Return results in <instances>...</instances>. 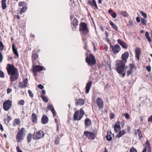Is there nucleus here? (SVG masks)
Returning a JSON list of instances; mask_svg holds the SVG:
<instances>
[{
    "instance_id": "11",
    "label": "nucleus",
    "mask_w": 152,
    "mask_h": 152,
    "mask_svg": "<svg viewBox=\"0 0 152 152\" xmlns=\"http://www.w3.org/2000/svg\"><path fill=\"white\" fill-rule=\"evenodd\" d=\"M33 69L34 72H40L43 70H45V68L43 66L33 65Z\"/></svg>"
},
{
    "instance_id": "23",
    "label": "nucleus",
    "mask_w": 152,
    "mask_h": 152,
    "mask_svg": "<svg viewBox=\"0 0 152 152\" xmlns=\"http://www.w3.org/2000/svg\"><path fill=\"white\" fill-rule=\"evenodd\" d=\"M85 123L86 127H88L91 125V121L89 118H86L85 120Z\"/></svg>"
},
{
    "instance_id": "8",
    "label": "nucleus",
    "mask_w": 152,
    "mask_h": 152,
    "mask_svg": "<svg viewBox=\"0 0 152 152\" xmlns=\"http://www.w3.org/2000/svg\"><path fill=\"white\" fill-rule=\"evenodd\" d=\"M25 130V128H22L18 131L16 135V140L18 142L21 141L23 140V137H24L23 132Z\"/></svg>"
},
{
    "instance_id": "51",
    "label": "nucleus",
    "mask_w": 152,
    "mask_h": 152,
    "mask_svg": "<svg viewBox=\"0 0 152 152\" xmlns=\"http://www.w3.org/2000/svg\"><path fill=\"white\" fill-rule=\"evenodd\" d=\"M111 16L113 18H115L116 17L117 15L115 12H114L111 14Z\"/></svg>"
},
{
    "instance_id": "38",
    "label": "nucleus",
    "mask_w": 152,
    "mask_h": 152,
    "mask_svg": "<svg viewBox=\"0 0 152 152\" xmlns=\"http://www.w3.org/2000/svg\"><path fill=\"white\" fill-rule=\"evenodd\" d=\"M92 4L93 6L94 7L95 9H98V7L95 0H92Z\"/></svg>"
},
{
    "instance_id": "60",
    "label": "nucleus",
    "mask_w": 152,
    "mask_h": 152,
    "mask_svg": "<svg viewBox=\"0 0 152 152\" xmlns=\"http://www.w3.org/2000/svg\"><path fill=\"white\" fill-rule=\"evenodd\" d=\"M88 4L90 5L92 7H93V5L92 4V1L91 2L90 1H89L88 2Z\"/></svg>"
},
{
    "instance_id": "32",
    "label": "nucleus",
    "mask_w": 152,
    "mask_h": 152,
    "mask_svg": "<svg viewBox=\"0 0 152 152\" xmlns=\"http://www.w3.org/2000/svg\"><path fill=\"white\" fill-rule=\"evenodd\" d=\"M107 140L109 141H110L112 140V138L111 137V133H110V134L109 133H107V135L106 137Z\"/></svg>"
},
{
    "instance_id": "54",
    "label": "nucleus",
    "mask_w": 152,
    "mask_h": 152,
    "mask_svg": "<svg viewBox=\"0 0 152 152\" xmlns=\"http://www.w3.org/2000/svg\"><path fill=\"white\" fill-rule=\"evenodd\" d=\"M110 119H113L115 115L113 113H111L110 115Z\"/></svg>"
},
{
    "instance_id": "14",
    "label": "nucleus",
    "mask_w": 152,
    "mask_h": 152,
    "mask_svg": "<svg viewBox=\"0 0 152 152\" xmlns=\"http://www.w3.org/2000/svg\"><path fill=\"white\" fill-rule=\"evenodd\" d=\"M130 68L129 70L127 71V76H129L133 72V69L134 68L136 69V66L133 64H129Z\"/></svg>"
},
{
    "instance_id": "45",
    "label": "nucleus",
    "mask_w": 152,
    "mask_h": 152,
    "mask_svg": "<svg viewBox=\"0 0 152 152\" xmlns=\"http://www.w3.org/2000/svg\"><path fill=\"white\" fill-rule=\"evenodd\" d=\"M140 13L141 14L142 16H143V17L144 18H147V16L146 15V14L144 12H143V11H141L140 12Z\"/></svg>"
},
{
    "instance_id": "55",
    "label": "nucleus",
    "mask_w": 152,
    "mask_h": 152,
    "mask_svg": "<svg viewBox=\"0 0 152 152\" xmlns=\"http://www.w3.org/2000/svg\"><path fill=\"white\" fill-rule=\"evenodd\" d=\"M146 69L149 72H150L151 71V67L150 66H146Z\"/></svg>"
},
{
    "instance_id": "37",
    "label": "nucleus",
    "mask_w": 152,
    "mask_h": 152,
    "mask_svg": "<svg viewBox=\"0 0 152 152\" xmlns=\"http://www.w3.org/2000/svg\"><path fill=\"white\" fill-rule=\"evenodd\" d=\"M4 46L2 42L0 41V51H2L4 49Z\"/></svg>"
},
{
    "instance_id": "18",
    "label": "nucleus",
    "mask_w": 152,
    "mask_h": 152,
    "mask_svg": "<svg viewBox=\"0 0 152 152\" xmlns=\"http://www.w3.org/2000/svg\"><path fill=\"white\" fill-rule=\"evenodd\" d=\"M114 131L116 133H117L121 129V127L119 122H117L115 124L114 126Z\"/></svg>"
},
{
    "instance_id": "3",
    "label": "nucleus",
    "mask_w": 152,
    "mask_h": 152,
    "mask_svg": "<svg viewBox=\"0 0 152 152\" xmlns=\"http://www.w3.org/2000/svg\"><path fill=\"white\" fill-rule=\"evenodd\" d=\"M79 30L82 36H84L88 34L89 31L86 23L81 22L79 24Z\"/></svg>"
},
{
    "instance_id": "19",
    "label": "nucleus",
    "mask_w": 152,
    "mask_h": 152,
    "mask_svg": "<svg viewBox=\"0 0 152 152\" xmlns=\"http://www.w3.org/2000/svg\"><path fill=\"white\" fill-rule=\"evenodd\" d=\"M12 48L14 53L17 56V57H15V58H16L19 57V54L17 51V49L16 48V46L14 44H13L12 45Z\"/></svg>"
},
{
    "instance_id": "26",
    "label": "nucleus",
    "mask_w": 152,
    "mask_h": 152,
    "mask_svg": "<svg viewBox=\"0 0 152 152\" xmlns=\"http://www.w3.org/2000/svg\"><path fill=\"white\" fill-rule=\"evenodd\" d=\"M31 119L33 122H37V116L36 114L34 113L32 114Z\"/></svg>"
},
{
    "instance_id": "17",
    "label": "nucleus",
    "mask_w": 152,
    "mask_h": 152,
    "mask_svg": "<svg viewBox=\"0 0 152 152\" xmlns=\"http://www.w3.org/2000/svg\"><path fill=\"white\" fill-rule=\"evenodd\" d=\"M78 21L76 18H75L72 23H71L73 30H74L78 26Z\"/></svg>"
},
{
    "instance_id": "63",
    "label": "nucleus",
    "mask_w": 152,
    "mask_h": 152,
    "mask_svg": "<svg viewBox=\"0 0 152 152\" xmlns=\"http://www.w3.org/2000/svg\"><path fill=\"white\" fill-rule=\"evenodd\" d=\"M136 21H137L138 22V23H139L140 21V18L139 17H137L136 18Z\"/></svg>"
},
{
    "instance_id": "29",
    "label": "nucleus",
    "mask_w": 152,
    "mask_h": 152,
    "mask_svg": "<svg viewBox=\"0 0 152 152\" xmlns=\"http://www.w3.org/2000/svg\"><path fill=\"white\" fill-rule=\"evenodd\" d=\"M7 0H2L1 5L2 8L3 10L7 8V5L6 4V1Z\"/></svg>"
},
{
    "instance_id": "24",
    "label": "nucleus",
    "mask_w": 152,
    "mask_h": 152,
    "mask_svg": "<svg viewBox=\"0 0 152 152\" xmlns=\"http://www.w3.org/2000/svg\"><path fill=\"white\" fill-rule=\"evenodd\" d=\"M85 102V101L83 99H80L76 102L75 104L77 105H83L84 104Z\"/></svg>"
},
{
    "instance_id": "49",
    "label": "nucleus",
    "mask_w": 152,
    "mask_h": 152,
    "mask_svg": "<svg viewBox=\"0 0 152 152\" xmlns=\"http://www.w3.org/2000/svg\"><path fill=\"white\" fill-rule=\"evenodd\" d=\"M130 152H137V151L136 149L132 147L130 149Z\"/></svg>"
},
{
    "instance_id": "7",
    "label": "nucleus",
    "mask_w": 152,
    "mask_h": 152,
    "mask_svg": "<svg viewBox=\"0 0 152 152\" xmlns=\"http://www.w3.org/2000/svg\"><path fill=\"white\" fill-rule=\"evenodd\" d=\"M84 134L89 140H93L96 137L97 133L96 132L94 133L91 132L85 131Z\"/></svg>"
},
{
    "instance_id": "41",
    "label": "nucleus",
    "mask_w": 152,
    "mask_h": 152,
    "mask_svg": "<svg viewBox=\"0 0 152 152\" xmlns=\"http://www.w3.org/2000/svg\"><path fill=\"white\" fill-rule=\"evenodd\" d=\"M121 15L125 17H127L128 16V13L126 11H122L121 12Z\"/></svg>"
},
{
    "instance_id": "47",
    "label": "nucleus",
    "mask_w": 152,
    "mask_h": 152,
    "mask_svg": "<svg viewBox=\"0 0 152 152\" xmlns=\"http://www.w3.org/2000/svg\"><path fill=\"white\" fill-rule=\"evenodd\" d=\"M4 76V74L3 72L0 69V77L3 78Z\"/></svg>"
},
{
    "instance_id": "33",
    "label": "nucleus",
    "mask_w": 152,
    "mask_h": 152,
    "mask_svg": "<svg viewBox=\"0 0 152 152\" xmlns=\"http://www.w3.org/2000/svg\"><path fill=\"white\" fill-rule=\"evenodd\" d=\"M145 36L146 37L147 39L149 42H151V38L149 37V33L148 32H146L145 33Z\"/></svg>"
},
{
    "instance_id": "64",
    "label": "nucleus",
    "mask_w": 152,
    "mask_h": 152,
    "mask_svg": "<svg viewBox=\"0 0 152 152\" xmlns=\"http://www.w3.org/2000/svg\"><path fill=\"white\" fill-rule=\"evenodd\" d=\"M148 147L147 146L145 148H144V149H143L142 151V152H146L147 151V148H148Z\"/></svg>"
},
{
    "instance_id": "1",
    "label": "nucleus",
    "mask_w": 152,
    "mask_h": 152,
    "mask_svg": "<svg viewBox=\"0 0 152 152\" xmlns=\"http://www.w3.org/2000/svg\"><path fill=\"white\" fill-rule=\"evenodd\" d=\"M129 56L128 52H125L121 55V60L117 61L115 67L116 71L119 74H121L123 72L124 69L125 64L126 63L127 59L128 58Z\"/></svg>"
},
{
    "instance_id": "12",
    "label": "nucleus",
    "mask_w": 152,
    "mask_h": 152,
    "mask_svg": "<svg viewBox=\"0 0 152 152\" xmlns=\"http://www.w3.org/2000/svg\"><path fill=\"white\" fill-rule=\"evenodd\" d=\"M96 103L99 108H103L104 106L103 102L101 98L100 97L97 98L96 101Z\"/></svg>"
},
{
    "instance_id": "61",
    "label": "nucleus",
    "mask_w": 152,
    "mask_h": 152,
    "mask_svg": "<svg viewBox=\"0 0 152 152\" xmlns=\"http://www.w3.org/2000/svg\"><path fill=\"white\" fill-rule=\"evenodd\" d=\"M16 150L18 152H23L20 149L18 146L17 147Z\"/></svg>"
},
{
    "instance_id": "6",
    "label": "nucleus",
    "mask_w": 152,
    "mask_h": 152,
    "mask_svg": "<svg viewBox=\"0 0 152 152\" xmlns=\"http://www.w3.org/2000/svg\"><path fill=\"white\" fill-rule=\"evenodd\" d=\"M45 133L41 130L34 132L32 135V138L34 140H37L44 137Z\"/></svg>"
},
{
    "instance_id": "50",
    "label": "nucleus",
    "mask_w": 152,
    "mask_h": 152,
    "mask_svg": "<svg viewBox=\"0 0 152 152\" xmlns=\"http://www.w3.org/2000/svg\"><path fill=\"white\" fill-rule=\"evenodd\" d=\"M145 144H147L148 146V147L149 148L150 151H149V152H150L151 149V147L150 146V144L149 143V141L148 140H147L146 142V143Z\"/></svg>"
},
{
    "instance_id": "46",
    "label": "nucleus",
    "mask_w": 152,
    "mask_h": 152,
    "mask_svg": "<svg viewBox=\"0 0 152 152\" xmlns=\"http://www.w3.org/2000/svg\"><path fill=\"white\" fill-rule=\"evenodd\" d=\"M28 93L31 97H33L34 96V94L30 90L28 91Z\"/></svg>"
},
{
    "instance_id": "20",
    "label": "nucleus",
    "mask_w": 152,
    "mask_h": 152,
    "mask_svg": "<svg viewBox=\"0 0 152 152\" xmlns=\"http://www.w3.org/2000/svg\"><path fill=\"white\" fill-rule=\"evenodd\" d=\"M48 118L46 115H43L41 119V122L43 124H46L48 122Z\"/></svg>"
},
{
    "instance_id": "48",
    "label": "nucleus",
    "mask_w": 152,
    "mask_h": 152,
    "mask_svg": "<svg viewBox=\"0 0 152 152\" xmlns=\"http://www.w3.org/2000/svg\"><path fill=\"white\" fill-rule=\"evenodd\" d=\"M23 81L24 82V83L27 86V84L28 82V79L27 78H26L25 79H23Z\"/></svg>"
},
{
    "instance_id": "4",
    "label": "nucleus",
    "mask_w": 152,
    "mask_h": 152,
    "mask_svg": "<svg viewBox=\"0 0 152 152\" xmlns=\"http://www.w3.org/2000/svg\"><path fill=\"white\" fill-rule=\"evenodd\" d=\"M84 111L82 108H81L79 111H76L74 114L73 119L75 121L80 120L84 115Z\"/></svg>"
},
{
    "instance_id": "43",
    "label": "nucleus",
    "mask_w": 152,
    "mask_h": 152,
    "mask_svg": "<svg viewBox=\"0 0 152 152\" xmlns=\"http://www.w3.org/2000/svg\"><path fill=\"white\" fill-rule=\"evenodd\" d=\"M25 103L24 101L23 100H21L18 102V104L19 105L23 106Z\"/></svg>"
},
{
    "instance_id": "39",
    "label": "nucleus",
    "mask_w": 152,
    "mask_h": 152,
    "mask_svg": "<svg viewBox=\"0 0 152 152\" xmlns=\"http://www.w3.org/2000/svg\"><path fill=\"white\" fill-rule=\"evenodd\" d=\"M32 138V135L31 134H28L27 139L28 143H29L31 140Z\"/></svg>"
},
{
    "instance_id": "5",
    "label": "nucleus",
    "mask_w": 152,
    "mask_h": 152,
    "mask_svg": "<svg viewBox=\"0 0 152 152\" xmlns=\"http://www.w3.org/2000/svg\"><path fill=\"white\" fill-rule=\"evenodd\" d=\"M86 61L88 65L90 66L94 65L96 63L95 58L91 54H90L89 55L88 57L87 56L86 58Z\"/></svg>"
},
{
    "instance_id": "31",
    "label": "nucleus",
    "mask_w": 152,
    "mask_h": 152,
    "mask_svg": "<svg viewBox=\"0 0 152 152\" xmlns=\"http://www.w3.org/2000/svg\"><path fill=\"white\" fill-rule=\"evenodd\" d=\"M110 25L113 27V28L115 30H117L118 29L117 26L112 21H109Z\"/></svg>"
},
{
    "instance_id": "9",
    "label": "nucleus",
    "mask_w": 152,
    "mask_h": 152,
    "mask_svg": "<svg viewBox=\"0 0 152 152\" xmlns=\"http://www.w3.org/2000/svg\"><path fill=\"white\" fill-rule=\"evenodd\" d=\"M110 48L112 49V51L115 54L118 53L121 49L120 46L117 44L115 45L114 46L110 45Z\"/></svg>"
},
{
    "instance_id": "35",
    "label": "nucleus",
    "mask_w": 152,
    "mask_h": 152,
    "mask_svg": "<svg viewBox=\"0 0 152 152\" xmlns=\"http://www.w3.org/2000/svg\"><path fill=\"white\" fill-rule=\"evenodd\" d=\"M41 97L42 98V99L43 100L46 102H47L48 101V99L45 96L43 95H41Z\"/></svg>"
},
{
    "instance_id": "62",
    "label": "nucleus",
    "mask_w": 152,
    "mask_h": 152,
    "mask_svg": "<svg viewBox=\"0 0 152 152\" xmlns=\"http://www.w3.org/2000/svg\"><path fill=\"white\" fill-rule=\"evenodd\" d=\"M12 91V90L11 88H8L7 90V93L8 94L10 93Z\"/></svg>"
},
{
    "instance_id": "59",
    "label": "nucleus",
    "mask_w": 152,
    "mask_h": 152,
    "mask_svg": "<svg viewBox=\"0 0 152 152\" xmlns=\"http://www.w3.org/2000/svg\"><path fill=\"white\" fill-rule=\"evenodd\" d=\"M88 4L90 5L92 7H93V5L92 4V1L91 2L90 1H89L88 2Z\"/></svg>"
},
{
    "instance_id": "10",
    "label": "nucleus",
    "mask_w": 152,
    "mask_h": 152,
    "mask_svg": "<svg viewBox=\"0 0 152 152\" xmlns=\"http://www.w3.org/2000/svg\"><path fill=\"white\" fill-rule=\"evenodd\" d=\"M12 101L10 100H7L3 104V108L5 111L8 110L12 106Z\"/></svg>"
},
{
    "instance_id": "16",
    "label": "nucleus",
    "mask_w": 152,
    "mask_h": 152,
    "mask_svg": "<svg viewBox=\"0 0 152 152\" xmlns=\"http://www.w3.org/2000/svg\"><path fill=\"white\" fill-rule=\"evenodd\" d=\"M117 42L124 49H127L128 48L127 44L123 40L120 39L117 40Z\"/></svg>"
},
{
    "instance_id": "34",
    "label": "nucleus",
    "mask_w": 152,
    "mask_h": 152,
    "mask_svg": "<svg viewBox=\"0 0 152 152\" xmlns=\"http://www.w3.org/2000/svg\"><path fill=\"white\" fill-rule=\"evenodd\" d=\"M56 140L55 141V144L56 145H57L59 144V141L60 140V137L57 136L55 137Z\"/></svg>"
},
{
    "instance_id": "27",
    "label": "nucleus",
    "mask_w": 152,
    "mask_h": 152,
    "mask_svg": "<svg viewBox=\"0 0 152 152\" xmlns=\"http://www.w3.org/2000/svg\"><path fill=\"white\" fill-rule=\"evenodd\" d=\"M20 123V120L19 119H15L14 120L12 124L13 126H15L19 125Z\"/></svg>"
},
{
    "instance_id": "40",
    "label": "nucleus",
    "mask_w": 152,
    "mask_h": 152,
    "mask_svg": "<svg viewBox=\"0 0 152 152\" xmlns=\"http://www.w3.org/2000/svg\"><path fill=\"white\" fill-rule=\"evenodd\" d=\"M141 20V23L144 25H145L147 23L146 20L144 18H142Z\"/></svg>"
},
{
    "instance_id": "13",
    "label": "nucleus",
    "mask_w": 152,
    "mask_h": 152,
    "mask_svg": "<svg viewBox=\"0 0 152 152\" xmlns=\"http://www.w3.org/2000/svg\"><path fill=\"white\" fill-rule=\"evenodd\" d=\"M38 56L37 53H35L34 51H33L32 53V60L33 62V65H35V62L38 59Z\"/></svg>"
},
{
    "instance_id": "52",
    "label": "nucleus",
    "mask_w": 152,
    "mask_h": 152,
    "mask_svg": "<svg viewBox=\"0 0 152 152\" xmlns=\"http://www.w3.org/2000/svg\"><path fill=\"white\" fill-rule=\"evenodd\" d=\"M123 115L124 116L126 119L129 118V116L128 113L124 114Z\"/></svg>"
},
{
    "instance_id": "2",
    "label": "nucleus",
    "mask_w": 152,
    "mask_h": 152,
    "mask_svg": "<svg viewBox=\"0 0 152 152\" xmlns=\"http://www.w3.org/2000/svg\"><path fill=\"white\" fill-rule=\"evenodd\" d=\"M6 69L8 74L10 75V79L11 82L17 80L19 75L18 70L14 65L8 64L6 67Z\"/></svg>"
},
{
    "instance_id": "53",
    "label": "nucleus",
    "mask_w": 152,
    "mask_h": 152,
    "mask_svg": "<svg viewBox=\"0 0 152 152\" xmlns=\"http://www.w3.org/2000/svg\"><path fill=\"white\" fill-rule=\"evenodd\" d=\"M52 113H53V117H55L56 115V111L54 109H53V110H50Z\"/></svg>"
},
{
    "instance_id": "57",
    "label": "nucleus",
    "mask_w": 152,
    "mask_h": 152,
    "mask_svg": "<svg viewBox=\"0 0 152 152\" xmlns=\"http://www.w3.org/2000/svg\"><path fill=\"white\" fill-rule=\"evenodd\" d=\"M148 122H152V115L148 118Z\"/></svg>"
},
{
    "instance_id": "28",
    "label": "nucleus",
    "mask_w": 152,
    "mask_h": 152,
    "mask_svg": "<svg viewBox=\"0 0 152 152\" xmlns=\"http://www.w3.org/2000/svg\"><path fill=\"white\" fill-rule=\"evenodd\" d=\"M135 134H138L140 139H141L142 138L143 136L142 134L141 130L140 129H138L136 130Z\"/></svg>"
},
{
    "instance_id": "36",
    "label": "nucleus",
    "mask_w": 152,
    "mask_h": 152,
    "mask_svg": "<svg viewBox=\"0 0 152 152\" xmlns=\"http://www.w3.org/2000/svg\"><path fill=\"white\" fill-rule=\"evenodd\" d=\"M27 3L24 1L20 2L18 4L19 6L20 7H23L24 6H26Z\"/></svg>"
},
{
    "instance_id": "42",
    "label": "nucleus",
    "mask_w": 152,
    "mask_h": 152,
    "mask_svg": "<svg viewBox=\"0 0 152 152\" xmlns=\"http://www.w3.org/2000/svg\"><path fill=\"white\" fill-rule=\"evenodd\" d=\"M47 108L50 110L54 109L53 106L52 104H48V105Z\"/></svg>"
},
{
    "instance_id": "25",
    "label": "nucleus",
    "mask_w": 152,
    "mask_h": 152,
    "mask_svg": "<svg viewBox=\"0 0 152 152\" xmlns=\"http://www.w3.org/2000/svg\"><path fill=\"white\" fill-rule=\"evenodd\" d=\"M125 133V131L124 130H123L122 131H119L118 133L116 135L115 137L118 138H120L122 135L124 134Z\"/></svg>"
},
{
    "instance_id": "30",
    "label": "nucleus",
    "mask_w": 152,
    "mask_h": 152,
    "mask_svg": "<svg viewBox=\"0 0 152 152\" xmlns=\"http://www.w3.org/2000/svg\"><path fill=\"white\" fill-rule=\"evenodd\" d=\"M27 86L22 81H20L18 84V87L20 88H23L27 87Z\"/></svg>"
},
{
    "instance_id": "15",
    "label": "nucleus",
    "mask_w": 152,
    "mask_h": 152,
    "mask_svg": "<svg viewBox=\"0 0 152 152\" xmlns=\"http://www.w3.org/2000/svg\"><path fill=\"white\" fill-rule=\"evenodd\" d=\"M135 57L137 60L139 61L141 54V50L139 48H137L135 49Z\"/></svg>"
},
{
    "instance_id": "22",
    "label": "nucleus",
    "mask_w": 152,
    "mask_h": 152,
    "mask_svg": "<svg viewBox=\"0 0 152 152\" xmlns=\"http://www.w3.org/2000/svg\"><path fill=\"white\" fill-rule=\"evenodd\" d=\"M27 8L28 7L27 6H24L21 8L18 9V11L19 14L21 15L23 13L25 12Z\"/></svg>"
},
{
    "instance_id": "58",
    "label": "nucleus",
    "mask_w": 152,
    "mask_h": 152,
    "mask_svg": "<svg viewBox=\"0 0 152 152\" xmlns=\"http://www.w3.org/2000/svg\"><path fill=\"white\" fill-rule=\"evenodd\" d=\"M38 87L41 89H42L44 88V86L41 84H39L38 86Z\"/></svg>"
},
{
    "instance_id": "44",
    "label": "nucleus",
    "mask_w": 152,
    "mask_h": 152,
    "mask_svg": "<svg viewBox=\"0 0 152 152\" xmlns=\"http://www.w3.org/2000/svg\"><path fill=\"white\" fill-rule=\"evenodd\" d=\"M12 120V118L10 116H8L7 118L5 119H4V122H6V121H7V123H8L10 121H11Z\"/></svg>"
},
{
    "instance_id": "21",
    "label": "nucleus",
    "mask_w": 152,
    "mask_h": 152,
    "mask_svg": "<svg viewBox=\"0 0 152 152\" xmlns=\"http://www.w3.org/2000/svg\"><path fill=\"white\" fill-rule=\"evenodd\" d=\"M92 84V82L91 81H88L86 84V93H88L89 92V90Z\"/></svg>"
},
{
    "instance_id": "56",
    "label": "nucleus",
    "mask_w": 152,
    "mask_h": 152,
    "mask_svg": "<svg viewBox=\"0 0 152 152\" xmlns=\"http://www.w3.org/2000/svg\"><path fill=\"white\" fill-rule=\"evenodd\" d=\"M3 58V56L1 52H0V62H1Z\"/></svg>"
}]
</instances>
